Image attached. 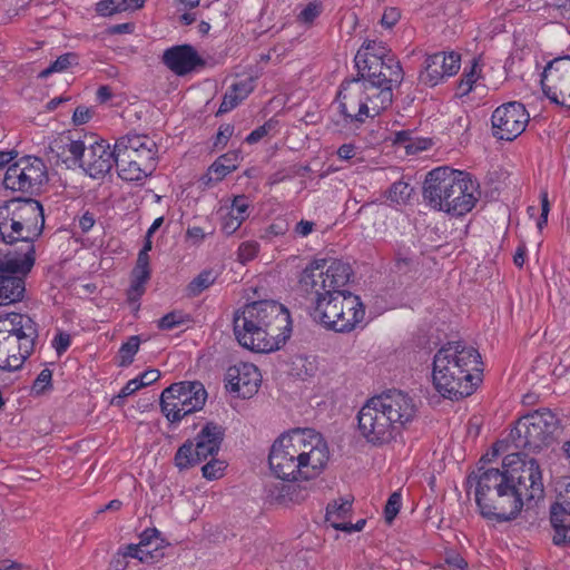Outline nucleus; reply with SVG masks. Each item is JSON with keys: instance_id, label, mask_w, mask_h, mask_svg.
Here are the masks:
<instances>
[{"instance_id": "obj_1", "label": "nucleus", "mask_w": 570, "mask_h": 570, "mask_svg": "<svg viewBox=\"0 0 570 570\" xmlns=\"http://www.w3.org/2000/svg\"><path fill=\"white\" fill-rule=\"evenodd\" d=\"M481 470L468 481H475V502L481 515L490 521L514 519L524 503L543 495L540 466L525 454L510 453L504 456L501 469Z\"/></svg>"}, {"instance_id": "obj_2", "label": "nucleus", "mask_w": 570, "mask_h": 570, "mask_svg": "<svg viewBox=\"0 0 570 570\" xmlns=\"http://www.w3.org/2000/svg\"><path fill=\"white\" fill-rule=\"evenodd\" d=\"M352 275L351 266L341 259H314L302 272L299 286L314 295L313 317L337 333L354 331L365 317L360 296L342 289Z\"/></svg>"}, {"instance_id": "obj_3", "label": "nucleus", "mask_w": 570, "mask_h": 570, "mask_svg": "<svg viewBox=\"0 0 570 570\" xmlns=\"http://www.w3.org/2000/svg\"><path fill=\"white\" fill-rule=\"evenodd\" d=\"M330 459L327 443L312 429H295L282 434L272 445L268 462L281 480L317 476Z\"/></svg>"}, {"instance_id": "obj_4", "label": "nucleus", "mask_w": 570, "mask_h": 570, "mask_svg": "<svg viewBox=\"0 0 570 570\" xmlns=\"http://www.w3.org/2000/svg\"><path fill=\"white\" fill-rule=\"evenodd\" d=\"M233 323L238 343L257 353L281 348L292 332L288 309L275 301L246 304L235 312Z\"/></svg>"}, {"instance_id": "obj_5", "label": "nucleus", "mask_w": 570, "mask_h": 570, "mask_svg": "<svg viewBox=\"0 0 570 570\" xmlns=\"http://www.w3.org/2000/svg\"><path fill=\"white\" fill-rule=\"evenodd\" d=\"M414 400L406 393L392 390L370 399L358 411V431L374 446L390 444L416 416Z\"/></svg>"}, {"instance_id": "obj_6", "label": "nucleus", "mask_w": 570, "mask_h": 570, "mask_svg": "<svg viewBox=\"0 0 570 570\" xmlns=\"http://www.w3.org/2000/svg\"><path fill=\"white\" fill-rule=\"evenodd\" d=\"M481 355L462 342H449L433 357L432 382L445 399L471 395L479 381Z\"/></svg>"}, {"instance_id": "obj_7", "label": "nucleus", "mask_w": 570, "mask_h": 570, "mask_svg": "<svg viewBox=\"0 0 570 570\" xmlns=\"http://www.w3.org/2000/svg\"><path fill=\"white\" fill-rule=\"evenodd\" d=\"M476 185L468 173L439 167L424 180L423 197L436 210L452 215L469 213L476 203Z\"/></svg>"}, {"instance_id": "obj_8", "label": "nucleus", "mask_w": 570, "mask_h": 570, "mask_svg": "<svg viewBox=\"0 0 570 570\" xmlns=\"http://www.w3.org/2000/svg\"><path fill=\"white\" fill-rule=\"evenodd\" d=\"M43 213L39 202L11 199L0 206V237L8 245L20 244L14 257L35 258V242L43 229Z\"/></svg>"}, {"instance_id": "obj_9", "label": "nucleus", "mask_w": 570, "mask_h": 570, "mask_svg": "<svg viewBox=\"0 0 570 570\" xmlns=\"http://www.w3.org/2000/svg\"><path fill=\"white\" fill-rule=\"evenodd\" d=\"M336 102L343 126L358 128L392 106L393 88L351 79L342 83Z\"/></svg>"}, {"instance_id": "obj_10", "label": "nucleus", "mask_w": 570, "mask_h": 570, "mask_svg": "<svg viewBox=\"0 0 570 570\" xmlns=\"http://www.w3.org/2000/svg\"><path fill=\"white\" fill-rule=\"evenodd\" d=\"M118 175L127 181H138L156 168L157 145L146 135H127L115 142Z\"/></svg>"}, {"instance_id": "obj_11", "label": "nucleus", "mask_w": 570, "mask_h": 570, "mask_svg": "<svg viewBox=\"0 0 570 570\" xmlns=\"http://www.w3.org/2000/svg\"><path fill=\"white\" fill-rule=\"evenodd\" d=\"M558 428L559 421L550 410H539L522 416L509 440L515 449L538 452L553 442Z\"/></svg>"}, {"instance_id": "obj_12", "label": "nucleus", "mask_w": 570, "mask_h": 570, "mask_svg": "<svg viewBox=\"0 0 570 570\" xmlns=\"http://www.w3.org/2000/svg\"><path fill=\"white\" fill-rule=\"evenodd\" d=\"M207 392L200 382H178L165 389L160 395L161 412L176 423L205 405Z\"/></svg>"}, {"instance_id": "obj_13", "label": "nucleus", "mask_w": 570, "mask_h": 570, "mask_svg": "<svg viewBox=\"0 0 570 570\" xmlns=\"http://www.w3.org/2000/svg\"><path fill=\"white\" fill-rule=\"evenodd\" d=\"M224 439L222 426L207 423L195 438L185 442L175 454V464L179 470L188 469L208 456L218 453Z\"/></svg>"}, {"instance_id": "obj_14", "label": "nucleus", "mask_w": 570, "mask_h": 570, "mask_svg": "<svg viewBox=\"0 0 570 570\" xmlns=\"http://www.w3.org/2000/svg\"><path fill=\"white\" fill-rule=\"evenodd\" d=\"M36 258L12 256L11 252L0 258V306L20 302L26 293L24 276L31 271Z\"/></svg>"}, {"instance_id": "obj_15", "label": "nucleus", "mask_w": 570, "mask_h": 570, "mask_svg": "<svg viewBox=\"0 0 570 570\" xmlns=\"http://www.w3.org/2000/svg\"><path fill=\"white\" fill-rule=\"evenodd\" d=\"M45 163L33 156H26L7 168L3 186L12 191L32 194L47 181Z\"/></svg>"}, {"instance_id": "obj_16", "label": "nucleus", "mask_w": 570, "mask_h": 570, "mask_svg": "<svg viewBox=\"0 0 570 570\" xmlns=\"http://www.w3.org/2000/svg\"><path fill=\"white\" fill-rule=\"evenodd\" d=\"M541 85L553 104L570 109V56L550 61L542 72Z\"/></svg>"}, {"instance_id": "obj_17", "label": "nucleus", "mask_w": 570, "mask_h": 570, "mask_svg": "<svg viewBox=\"0 0 570 570\" xmlns=\"http://www.w3.org/2000/svg\"><path fill=\"white\" fill-rule=\"evenodd\" d=\"M491 122L495 138L511 141L524 131L529 114L521 102L510 101L493 111Z\"/></svg>"}, {"instance_id": "obj_18", "label": "nucleus", "mask_w": 570, "mask_h": 570, "mask_svg": "<svg viewBox=\"0 0 570 570\" xmlns=\"http://www.w3.org/2000/svg\"><path fill=\"white\" fill-rule=\"evenodd\" d=\"M226 389L242 399L255 395L262 382L258 368L252 363H239L227 370Z\"/></svg>"}, {"instance_id": "obj_19", "label": "nucleus", "mask_w": 570, "mask_h": 570, "mask_svg": "<svg viewBox=\"0 0 570 570\" xmlns=\"http://www.w3.org/2000/svg\"><path fill=\"white\" fill-rule=\"evenodd\" d=\"M368 61V66L357 68L362 77L360 80L390 88L402 82L403 70L396 57L385 58L384 61H379L374 57Z\"/></svg>"}, {"instance_id": "obj_20", "label": "nucleus", "mask_w": 570, "mask_h": 570, "mask_svg": "<svg viewBox=\"0 0 570 570\" xmlns=\"http://www.w3.org/2000/svg\"><path fill=\"white\" fill-rule=\"evenodd\" d=\"M460 55L454 51L430 55L425 59L420 80L430 87H434L444 78L455 75L460 69Z\"/></svg>"}, {"instance_id": "obj_21", "label": "nucleus", "mask_w": 570, "mask_h": 570, "mask_svg": "<svg viewBox=\"0 0 570 570\" xmlns=\"http://www.w3.org/2000/svg\"><path fill=\"white\" fill-rule=\"evenodd\" d=\"M116 148L111 149L106 140L96 141L87 149L80 166L91 178L105 177L116 165Z\"/></svg>"}, {"instance_id": "obj_22", "label": "nucleus", "mask_w": 570, "mask_h": 570, "mask_svg": "<svg viewBox=\"0 0 570 570\" xmlns=\"http://www.w3.org/2000/svg\"><path fill=\"white\" fill-rule=\"evenodd\" d=\"M551 524L554 529L553 543L570 542V479L559 489L558 501L551 507Z\"/></svg>"}, {"instance_id": "obj_23", "label": "nucleus", "mask_w": 570, "mask_h": 570, "mask_svg": "<svg viewBox=\"0 0 570 570\" xmlns=\"http://www.w3.org/2000/svg\"><path fill=\"white\" fill-rule=\"evenodd\" d=\"M33 348L35 342L0 334V368L10 372L21 368Z\"/></svg>"}, {"instance_id": "obj_24", "label": "nucleus", "mask_w": 570, "mask_h": 570, "mask_svg": "<svg viewBox=\"0 0 570 570\" xmlns=\"http://www.w3.org/2000/svg\"><path fill=\"white\" fill-rule=\"evenodd\" d=\"M163 62L177 76H185L204 63L195 48L189 45L168 48L164 51Z\"/></svg>"}, {"instance_id": "obj_25", "label": "nucleus", "mask_w": 570, "mask_h": 570, "mask_svg": "<svg viewBox=\"0 0 570 570\" xmlns=\"http://www.w3.org/2000/svg\"><path fill=\"white\" fill-rule=\"evenodd\" d=\"M0 334L36 343L38 330L28 314L3 313L0 314Z\"/></svg>"}, {"instance_id": "obj_26", "label": "nucleus", "mask_w": 570, "mask_h": 570, "mask_svg": "<svg viewBox=\"0 0 570 570\" xmlns=\"http://www.w3.org/2000/svg\"><path fill=\"white\" fill-rule=\"evenodd\" d=\"M239 155L230 151L219 156L208 168L207 173L202 176L200 181L205 187L222 181L227 175L238 167Z\"/></svg>"}, {"instance_id": "obj_27", "label": "nucleus", "mask_w": 570, "mask_h": 570, "mask_svg": "<svg viewBox=\"0 0 570 570\" xmlns=\"http://www.w3.org/2000/svg\"><path fill=\"white\" fill-rule=\"evenodd\" d=\"M249 202L245 195H238L234 198L228 213L222 222V230L226 235L234 234L248 217Z\"/></svg>"}, {"instance_id": "obj_28", "label": "nucleus", "mask_w": 570, "mask_h": 570, "mask_svg": "<svg viewBox=\"0 0 570 570\" xmlns=\"http://www.w3.org/2000/svg\"><path fill=\"white\" fill-rule=\"evenodd\" d=\"M352 513V499L341 498L327 504L326 522L336 530L343 531Z\"/></svg>"}, {"instance_id": "obj_29", "label": "nucleus", "mask_w": 570, "mask_h": 570, "mask_svg": "<svg viewBox=\"0 0 570 570\" xmlns=\"http://www.w3.org/2000/svg\"><path fill=\"white\" fill-rule=\"evenodd\" d=\"M254 89L253 80L245 79L234 83L224 95L219 106L218 114H226L233 110L240 101H243Z\"/></svg>"}, {"instance_id": "obj_30", "label": "nucleus", "mask_w": 570, "mask_h": 570, "mask_svg": "<svg viewBox=\"0 0 570 570\" xmlns=\"http://www.w3.org/2000/svg\"><path fill=\"white\" fill-rule=\"evenodd\" d=\"M376 58L379 61H384L385 58L395 57L391 51L382 43L374 40L366 41L362 45L355 55L356 68L368 66V59Z\"/></svg>"}, {"instance_id": "obj_31", "label": "nucleus", "mask_w": 570, "mask_h": 570, "mask_svg": "<svg viewBox=\"0 0 570 570\" xmlns=\"http://www.w3.org/2000/svg\"><path fill=\"white\" fill-rule=\"evenodd\" d=\"M275 491H272L271 495L273 499L281 503H301L308 497V490L306 487L296 483H281L274 487Z\"/></svg>"}, {"instance_id": "obj_32", "label": "nucleus", "mask_w": 570, "mask_h": 570, "mask_svg": "<svg viewBox=\"0 0 570 570\" xmlns=\"http://www.w3.org/2000/svg\"><path fill=\"white\" fill-rule=\"evenodd\" d=\"M150 277L149 266H140L136 264L131 273V284L127 292L130 302H137L145 293V285Z\"/></svg>"}, {"instance_id": "obj_33", "label": "nucleus", "mask_w": 570, "mask_h": 570, "mask_svg": "<svg viewBox=\"0 0 570 570\" xmlns=\"http://www.w3.org/2000/svg\"><path fill=\"white\" fill-rule=\"evenodd\" d=\"M139 346L140 338L137 335L130 336L125 343H122L118 351V365L120 367L129 366L134 361V356L139 351Z\"/></svg>"}, {"instance_id": "obj_34", "label": "nucleus", "mask_w": 570, "mask_h": 570, "mask_svg": "<svg viewBox=\"0 0 570 570\" xmlns=\"http://www.w3.org/2000/svg\"><path fill=\"white\" fill-rule=\"evenodd\" d=\"M216 274L212 269L203 271L187 286L188 295L198 296L216 281Z\"/></svg>"}, {"instance_id": "obj_35", "label": "nucleus", "mask_w": 570, "mask_h": 570, "mask_svg": "<svg viewBox=\"0 0 570 570\" xmlns=\"http://www.w3.org/2000/svg\"><path fill=\"white\" fill-rule=\"evenodd\" d=\"M78 58L73 52H68L59 56L49 67L43 69L40 73V78H47L55 72L66 71L72 65H77Z\"/></svg>"}, {"instance_id": "obj_36", "label": "nucleus", "mask_w": 570, "mask_h": 570, "mask_svg": "<svg viewBox=\"0 0 570 570\" xmlns=\"http://www.w3.org/2000/svg\"><path fill=\"white\" fill-rule=\"evenodd\" d=\"M481 67L479 61L474 58L471 60V67L469 70L464 69L462 79L459 83V92L461 96H465L471 92L473 83L479 79Z\"/></svg>"}, {"instance_id": "obj_37", "label": "nucleus", "mask_w": 570, "mask_h": 570, "mask_svg": "<svg viewBox=\"0 0 570 570\" xmlns=\"http://www.w3.org/2000/svg\"><path fill=\"white\" fill-rule=\"evenodd\" d=\"M413 188L405 181H395L387 191V199L396 205H404L410 199Z\"/></svg>"}, {"instance_id": "obj_38", "label": "nucleus", "mask_w": 570, "mask_h": 570, "mask_svg": "<svg viewBox=\"0 0 570 570\" xmlns=\"http://www.w3.org/2000/svg\"><path fill=\"white\" fill-rule=\"evenodd\" d=\"M322 10V2L320 0H313L302 9L297 16V20L301 23L311 24L321 14Z\"/></svg>"}, {"instance_id": "obj_39", "label": "nucleus", "mask_w": 570, "mask_h": 570, "mask_svg": "<svg viewBox=\"0 0 570 570\" xmlns=\"http://www.w3.org/2000/svg\"><path fill=\"white\" fill-rule=\"evenodd\" d=\"M189 320V316L181 313V312H178V311H174V312H170L166 315H164L159 321H158V327L160 330H173L184 323H186L187 321Z\"/></svg>"}, {"instance_id": "obj_40", "label": "nucleus", "mask_w": 570, "mask_h": 570, "mask_svg": "<svg viewBox=\"0 0 570 570\" xmlns=\"http://www.w3.org/2000/svg\"><path fill=\"white\" fill-rule=\"evenodd\" d=\"M124 0H101L96 4V11L104 17L112 16L117 12L126 11Z\"/></svg>"}, {"instance_id": "obj_41", "label": "nucleus", "mask_w": 570, "mask_h": 570, "mask_svg": "<svg viewBox=\"0 0 570 570\" xmlns=\"http://www.w3.org/2000/svg\"><path fill=\"white\" fill-rule=\"evenodd\" d=\"M148 548L149 547L140 543L129 544L126 547L124 556L138 559L141 562H149L154 557Z\"/></svg>"}, {"instance_id": "obj_42", "label": "nucleus", "mask_w": 570, "mask_h": 570, "mask_svg": "<svg viewBox=\"0 0 570 570\" xmlns=\"http://www.w3.org/2000/svg\"><path fill=\"white\" fill-rule=\"evenodd\" d=\"M226 464L220 460H212L202 468L203 476L207 480H216L223 475Z\"/></svg>"}, {"instance_id": "obj_43", "label": "nucleus", "mask_w": 570, "mask_h": 570, "mask_svg": "<svg viewBox=\"0 0 570 570\" xmlns=\"http://www.w3.org/2000/svg\"><path fill=\"white\" fill-rule=\"evenodd\" d=\"M401 509V494L397 492H394L390 495L385 508H384V518L385 521L390 524L393 522L397 513Z\"/></svg>"}, {"instance_id": "obj_44", "label": "nucleus", "mask_w": 570, "mask_h": 570, "mask_svg": "<svg viewBox=\"0 0 570 570\" xmlns=\"http://www.w3.org/2000/svg\"><path fill=\"white\" fill-rule=\"evenodd\" d=\"M259 250V244L254 240L244 242L238 247V261L240 263H246L256 257Z\"/></svg>"}, {"instance_id": "obj_45", "label": "nucleus", "mask_w": 570, "mask_h": 570, "mask_svg": "<svg viewBox=\"0 0 570 570\" xmlns=\"http://www.w3.org/2000/svg\"><path fill=\"white\" fill-rule=\"evenodd\" d=\"M52 372L49 368H43L33 382L32 391L36 394L42 393L51 384Z\"/></svg>"}, {"instance_id": "obj_46", "label": "nucleus", "mask_w": 570, "mask_h": 570, "mask_svg": "<svg viewBox=\"0 0 570 570\" xmlns=\"http://www.w3.org/2000/svg\"><path fill=\"white\" fill-rule=\"evenodd\" d=\"M401 18V12L397 8H386L381 18V26L385 29H392Z\"/></svg>"}, {"instance_id": "obj_47", "label": "nucleus", "mask_w": 570, "mask_h": 570, "mask_svg": "<svg viewBox=\"0 0 570 570\" xmlns=\"http://www.w3.org/2000/svg\"><path fill=\"white\" fill-rule=\"evenodd\" d=\"M87 149L85 147V144L81 140H70L66 145V150L71 155L73 160H80L82 163V159H85Z\"/></svg>"}, {"instance_id": "obj_48", "label": "nucleus", "mask_w": 570, "mask_h": 570, "mask_svg": "<svg viewBox=\"0 0 570 570\" xmlns=\"http://www.w3.org/2000/svg\"><path fill=\"white\" fill-rule=\"evenodd\" d=\"M445 563L450 570H468V562L454 551L445 554Z\"/></svg>"}, {"instance_id": "obj_49", "label": "nucleus", "mask_w": 570, "mask_h": 570, "mask_svg": "<svg viewBox=\"0 0 570 570\" xmlns=\"http://www.w3.org/2000/svg\"><path fill=\"white\" fill-rule=\"evenodd\" d=\"M273 128H274V125H273L272 121L265 122L263 126H259L258 128L253 130L246 137V142H248V144H256V142H258L264 137H266Z\"/></svg>"}, {"instance_id": "obj_50", "label": "nucleus", "mask_w": 570, "mask_h": 570, "mask_svg": "<svg viewBox=\"0 0 570 570\" xmlns=\"http://www.w3.org/2000/svg\"><path fill=\"white\" fill-rule=\"evenodd\" d=\"M71 337L68 333L60 332L56 335L52 341V346L55 347L58 355L65 353L70 346Z\"/></svg>"}, {"instance_id": "obj_51", "label": "nucleus", "mask_w": 570, "mask_h": 570, "mask_svg": "<svg viewBox=\"0 0 570 570\" xmlns=\"http://www.w3.org/2000/svg\"><path fill=\"white\" fill-rule=\"evenodd\" d=\"M94 115V111L85 106H79L75 109L72 121L75 125H83L87 124Z\"/></svg>"}, {"instance_id": "obj_52", "label": "nucleus", "mask_w": 570, "mask_h": 570, "mask_svg": "<svg viewBox=\"0 0 570 570\" xmlns=\"http://www.w3.org/2000/svg\"><path fill=\"white\" fill-rule=\"evenodd\" d=\"M314 227V222L302 219L295 225L293 232L296 237L304 238L313 233Z\"/></svg>"}, {"instance_id": "obj_53", "label": "nucleus", "mask_w": 570, "mask_h": 570, "mask_svg": "<svg viewBox=\"0 0 570 570\" xmlns=\"http://www.w3.org/2000/svg\"><path fill=\"white\" fill-rule=\"evenodd\" d=\"M153 248V242L151 236L146 235L145 243L140 252L138 253L137 262L136 264L140 266H149V255L148 253Z\"/></svg>"}, {"instance_id": "obj_54", "label": "nucleus", "mask_w": 570, "mask_h": 570, "mask_svg": "<svg viewBox=\"0 0 570 570\" xmlns=\"http://www.w3.org/2000/svg\"><path fill=\"white\" fill-rule=\"evenodd\" d=\"M540 197H541V215H540V218H539L537 225H538L539 229H542L543 226L548 222V215H549V212H550V203H549V199H548V193L547 191H542Z\"/></svg>"}, {"instance_id": "obj_55", "label": "nucleus", "mask_w": 570, "mask_h": 570, "mask_svg": "<svg viewBox=\"0 0 570 570\" xmlns=\"http://www.w3.org/2000/svg\"><path fill=\"white\" fill-rule=\"evenodd\" d=\"M141 387H142L141 381H139V379L137 376L126 383V385L119 392L118 396L127 397V396L134 394L135 392H137L138 390H140Z\"/></svg>"}, {"instance_id": "obj_56", "label": "nucleus", "mask_w": 570, "mask_h": 570, "mask_svg": "<svg viewBox=\"0 0 570 570\" xmlns=\"http://www.w3.org/2000/svg\"><path fill=\"white\" fill-rule=\"evenodd\" d=\"M160 377V372L156 368H150L141 373L138 379L141 381L142 387L148 386Z\"/></svg>"}, {"instance_id": "obj_57", "label": "nucleus", "mask_w": 570, "mask_h": 570, "mask_svg": "<svg viewBox=\"0 0 570 570\" xmlns=\"http://www.w3.org/2000/svg\"><path fill=\"white\" fill-rule=\"evenodd\" d=\"M355 155L356 147L352 144H344L337 149V156L343 160L352 159Z\"/></svg>"}, {"instance_id": "obj_58", "label": "nucleus", "mask_w": 570, "mask_h": 570, "mask_svg": "<svg viewBox=\"0 0 570 570\" xmlns=\"http://www.w3.org/2000/svg\"><path fill=\"white\" fill-rule=\"evenodd\" d=\"M95 225V217L91 213L86 212L79 219V227L83 233L89 232Z\"/></svg>"}, {"instance_id": "obj_59", "label": "nucleus", "mask_w": 570, "mask_h": 570, "mask_svg": "<svg viewBox=\"0 0 570 570\" xmlns=\"http://www.w3.org/2000/svg\"><path fill=\"white\" fill-rule=\"evenodd\" d=\"M186 235L188 238L195 240L196 243H199L205 238L204 229L198 226L189 227L186 232Z\"/></svg>"}, {"instance_id": "obj_60", "label": "nucleus", "mask_w": 570, "mask_h": 570, "mask_svg": "<svg viewBox=\"0 0 570 570\" xmlns=\"http://www.w3.org/2000/svg\"><path fill=\"white\" fill-rule=\"evenodd\" d=\"M527 247L524 244H520L513 256V262L518 267H522L525 262Z\"/></svg>"}, {"instance_id": "obj_61", "label": "nucleus", "mask_w": 570, "mask_h": 570, "mask_svg": "<svg viewBox=\"0 0 570 570\" xmlns=\"http://www.w3.org/2000/svg\"><path fill=\"white\" fill-rule=\"evenodd\" d=\"M234 128L229 125L219 128L217 134V144H226L228 138L233 135Z\"/></svg>"}, {"instance_id": "obj_62", "label": "nucleus", "mask_w": 570, "mask_h": 570, "mask_svg": "<svg viewBox=\"0 0 570 570\" xmlns=\"http://www.w3.org/2000/svg\"><path fill=\"white\" fill-rule=\"evenodd\" d=\"M157 533L156 529L145 530L140 535L139 543L149 547L151 544V540L157 537Z\"/></svg>"}, {"instance_id": "obj_63", "label": "nucleus", "mask_w": 570, "mask_h": 570, "mask_svg": "<svg viewBox=\"0 0 570 570\" xmlns=\"http://www.w3.org/2000/svg\"><path fill=\"white\" fill-rule=\"evenodd\" d=\"M365 523H366L365 519H361L354 524L351 523L350 521H347L345 527L343 528V531L346 533L362 531L363 528L365 527Z\"/></svg>"}, {"instance_id": "obj_64", "label": "nucleus", "mask_w": 570, "mask_h": 570, "mask_svg": "<svg viewBox=\"0 0 570 570\" xmlns=\"http://www.w3.org/2000/svg\"><path fill=\"white\" fill-rule=\"evenodd\" d=\"M131 31H132V24H130V23L115 24L110 28V32L114 35L129 33Z\"/></svg>"}]
</instances>
